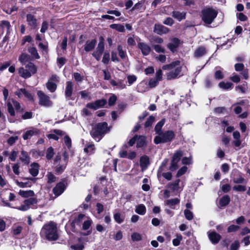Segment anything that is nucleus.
Returning a JSON list of instances; mask_svg holds the SVG:
<instances>
[{"instance_id":"obj_1","label":"nucleus","mask_w":250,"mask_h":250,"mask_svg":"<svg viewBox=\"0 0 250 250\" xmlns=\"http://www.w3.org/2000/svg\"><path fill=\"white\" fill-rule=\"evenodd\" d=\"M180 62L176 61L171 62L169 64H166L162 67L163 70H171L175 68L174 70H172L166 74L167 79L168 80H171L179 78L182 75L181 74L182 67L180 66Z\"/></svg>"},{"instance_id":"obj_2","label":"nucleus","mask_w":250,"mask_h":250,"mask_svg":"<svg viewBox=\"0 0 250 250\" xmlns=\"http://www.w3.org/2000/svg\"><path fill=\"white\" fill-rule=\"evenodd\" d=\"M41 234L44 236L49 240H55L58 238V234L56 224L53 222L44 225Z\"/></svg>"},{"instance_id":"obj_3","label":"nucleus","mask_w":250,"mask_h":250,"mask_svg":"<svg viewBox=\"0 0 250 250\" xmlns=\"http://www.w3.org/2000/svg\"><path fill=\"white\" fill-rule=\"evenodd\" d=\"M109 130L107 124L106 122L100 123L96 125L92 128L90 131V134L94 140L99 142Z\"/></svg>"},{"instance_id":"obj_4","label":"nucleus","mask_w":250,"mask_h":250,"mask_svg":"<svg viewBox=\"0 0 250 250\" xmlns=\"http://www.w3.org/2000/svg\"><path fill=\"white\" fill-rule=\"evenodd\" d=\"M218 12L211 7H206L202 11V19L206 24H211L217 15Z\"/></svg>"},{"instance_id":"obj_5","label":"nucleus","mask_w":250,"mask_h":250,"mask_svg":"<svg viewBox=\"0 0 250 250\" xmlns=\"http://www.w3.org/2000/svg\"><path fill=\"white\" fill-rule=\"evenodd\" d=\"M175 134L172 130H167L164 133H160L154 138L155 144L165 143L171 142L175 137Z\"/></svg>"},{"instance_id":"obj_6","label":"nucleus","mask_w":250,"mask_h":250,"mask_svg":"<svg viewBox=\"0 0 250 250\" xmlns=\"http://www.w3.org/2000/svg\"><path fill=\"white\" fill-rule=\"evenodd\" d=\"M59 82V78L56 75H52L49 78L46 83L47 89L50 92H54L57 87V83Z\"/></svg>"},{"instance_id":"obj_7","label":"nucleus","mask_w":250,"mask_h":250,"mask_svg":"<svg viewBox=\"0 0 250 250\" xmlns=\"http://www.w3.org/2000/svg\"><path fill=\"white\" fill-rule=\"evenodd\" d=\"M37 95L39 98V103L40 105L46 107H50L52 105V102L49 97L42 91H38Z\"/></svg>"},{"instance_id":"obj_8","label":"nucleus","mask_w":250,"mask_h":250,"mask_svg":"<svg viewBox=\"0 0 250 250\" xmlns=\"http://www.w3.org/2000/svg\"><path fill=\"white\" fill-rule=\"evenodd\" d=\"M104 40L103 38H100L99 42L95 50L93 52L92 56L98 61L101 59V56L104 50Z\"/></svg>"},{"instance_id":"obj_9","label":"nucleus","mask_w":250,"mask_h":250,"mask_svg":"<svg viewBox=\"0 0 250 250\" xmlns=\"http://www.w3.org/2000/svg\"><path fill=\"white\" fill-rule=\"evenodd\" d=\"M163 79V72L161 69L156 71L155 78L150 79L148 85L150 88L156 87L159 83V82Z\"/></svg>"},{"instance_id":"obj_10","label":"nucleus","mask_w":250,"mask_h":250,"mask_svg":"<svg viewBox=\"0 0 250 250\" xmlns=\"http://www.w3.org/2000/svg\"><path fill=\"white\" fill-rule=\"evenodd\" d=\"M183 155V152L181 150H178L173 154L169 168L171 171H175L177 169V163L179 161Z\"/></svg>"},{"instance_id":"obj_11","label":"nucleus","mask_w":250,"mask_h":250,"mask_svg":"<svg viewBox=\"0 0 250 250\" xmlns=\"http://www.w3.org/2000/svg\"><path fill=\"white\" fill-rule=\"evenodd\" d=\"M37 203V200L35 198H30L24 201L22 204L17 208L21 211H26L29 209L32 205Z\"/></svg>"},{"instance_id":"obj_12","label":"nucleus","mask_w":250,"mask_h":250,"mask_svg":"<svg viewBox=\"0 0 250 250\" xmlns=\"http://www.w3.org/2000/svg\"><path fill=\"white\" fill-rule=\"evenodd\" d=\"M106 104V101L104 99L98 100L94 103H88L86 107L93 110H96L100 107H103Z\"/></svg>"},{"instance_id":"obj_13","label":"nucleus","mask_w":250,"mask_h":250,"mask_svg":"<svg viewBox=\"0 0 250 250\" xmlns=\"http://www.w3.org/2000/svg\"><path fill=\"white\" fill-rule=\"evenodd\" d=\"M40 133V131L36 128H31L30 129L27 130L22 135L24 140L29 139L33 136H37Z\"/></svg>"},{"instance_id":"obj_14","label":"nucleus","mask_w":250,"mask_h":250,"mask_svg":"<svg viewBox=\"0 0 250 250\" xmlns=\"http://www.w3.org/2000/svg\"><path fill=\"white\" fill-rule=\"evenodd\" d=\"M26 21L28 25L32 28H35L38 25L37 19L35 16L30 13H28L26 16Z\"/></svg>"},{"instance_id":"obj_15","label":"nucleus","mask_w":250,"mask_h":250,"mask_svg":"<svg viewBox=\"0 0 250 250\" xmlns=\"http://www.w3.org/2000/svg\"><path fill=\"white\" fill-rule=\"evenodd\" d=\"M15 94L18 96L19 98H21L23 96H24L28 100L32 101L33 100V97L30 93H29L27 90H26L24 88L19 89L17 90L15 92Z\"/></svg>"},{"instance_id":"obj_16","label":"nucleus","mask_w":250,"mask_h":250,"mask_svg":"<svg viewBox=\"0 0 250 250\" xmlns=\"http://www.w3.org/2000/svg\"><path fill=\"white\" fill-rule=\"evenodd\" d=\"M170 30L168 28L161 25L155 24L154 27V31L159 35H163L167 34L169 32Z\"/></svg>"},{"instance_id":"obj_17","label":"nucleus","mask_w":250,"mask_h":250,"mask_svg":"<svg viewBox=\"0 0 250 250\" xmlns=\"http://www.w3.org/2000/svg\"><path fill=\"white\" fill-rule=\"evenodd\" d=\"M65 185L63 182L58 183L53 188V192L56 196L60 195L64 190Z\"/></svg>"},{"instance_id":"obj_18","label":"nucleus","mask_w":250,"mask_h":250,"mask_svg":"<svg viewBox=\"0 0 250 250\" xmlns=\"http://www.w3.org/2000/svg\"><path fill=\"white\" fill-rule=\"evenodd\" d=\"M97 43V41L95 39L88 40L86 42L83 48L86 52L91 51L94 49Z\"/></svg>"},{"instance_id":"obj_19","label":"nucleus","mask_w":250,"mask_h":250,"mask_svg":"<svg viewBox=\"0 0 250 250\" xmlns=\"http://www.w3.org/2000/svg\"><path fill=\"white\" fill-rule=\"evenodd\" d=\"M138 47L141 50L142 54L145 56L148 55L151 51L150 46L144 42L138 43Z\"/></svg>"},{"instance_id":"obj_20","label":"nucleus","mask_w":250,"mask_h":250,"mask_svg":"<svg viewBox=\"0 0 250 250\" xmlns=\"http://www.w3.org/2000/svg\"><path fill=\"white\" fill-rule=\"evenodd\" d=\"M149 159L147 156H143L140 160V165L143 171L146 170L149 165Z\"/></svg>"},{"instance_id":"obj_21","label":"nucleus","mask_w":250,"mask_h":250,"mask_svg":"<svg viewBox=\"0 0 250 250\" xmlns=\"http://www.w3.org/2000/svg\"><path fill=\"white\" fill-rule=\"evenodd\" d=\"M73 90V83L70 81H68L66 83L65 88V96L66 98H70L72 95Z\"/></svg>"},{"instance_id":"obj_22","label":"nucleus","mask_w":250,"mask_h":250,"mask_svg":"<svg viewBox=\"0 0 250 250\" xmlns=\"http://www.w3.org/2000/svg\"><path fill=\"white\" fill-rule=\"evenodd\" d=\"M208 235L209 240L214 244L218 243L221 239L220 235L215 231L209 232Z\"/></svg>"},{"instance_id":"obj_23","label":"nucleus","mask_w":250,"mask_h":250,"mask_svg":"<svg viewBox=\"0 0 250 250\" xmlns=\"http://www.w3.org/2000/svg\"><path fill=\"white\" fill-rule=\"evenodd\" d=\"M19 160L24 164L28 165L30 163V157L27 152L22 150L19 156Z\"/></svg>"},{"instance_id":"obj_24","label":"nucleus","mask_w":250,"mask_h":250,"mask_svg":"<svg viewBox=\"0 0 250 250\" xmlns=\"http://www.w3.org/2000/svg\"><path fill=\"white\" fill-rule=\"evenodd\" d=\"M18 73L21 77L24 79L30 78L32 76L31 73L27 69L24 68L23 67H20L18 69Z\"/></svg>"},{"instance_id":"obj_25","label":"nucleus","mask_w":250,"mask_h":250,"mask_svg":"<svg viewBox=\"0 0 250 250\" xmlns=\"http://www.w3.org/2000/svg\"><path fill=\"white\" fill-rule=\"evenodd\" d=\"M179 43V40L177 38H174L172 40L171 42L168 43L167 47L171 51L174 52L178 47Z\"/></svg>"},{"instance_id":"obj_26","label":"nucleus","mask_w":250,"mask_h":250,"mask_svg":"<svg viewBox=\"0 0 250 250\" xmlns=\"http://www.w3.org/2000/svg\"><path fill=\"white\" fill-rule=\"evenodd\" d=\"M53 132L54 134H49L47 135L48 138L58 140L59 139L58 135L62 136L64 134V132L61 130L55 129Z\"/></svg>"},{"instance_id":"obj_27","label":"nucleus","mask_w":250,"mask_h":250,"mask_svg":"<svg viewBox=\"0 0 250 250\" xmlns=\"http://www.w3.org/2000/svg\"><path fill=\"white\" fill-rule=\"evenodd\" d=\"M206 53L205 47L201 46L196 49L194 52V56L196 58H199L204 55Z\"/></svg>"},{"instance_id":"obj_28","label":"nucleus","mask_w":250,"mask_h":250,"mask_svg":"<svg viewBox=\"0 0 250 250\" xmlns=\"http://www.w3.org/2000/svg\"><path fill=\"white\" fill-rule=\"evenodd\" d=\"M186 13L185 12H180L179 11H173L172 16L174 18L177 19L179 21H181L186 18Z\"/></svg>"},{"instance_id":"obj_29","label":"nucleus","mask_w":250,"mask_h":250,"mask_svg":"<svg viewBox=\"0 0 250 250\" xmlns=\"http://www.w3.org/2000/svg\"><path fill=\"white\" fill-rule=\"evenodd\" d=\"M19 193L21 196L24 197V198L32 197L34 195V191L31 190H20L19 192Z\"/></svg>"},{"instance_id":"obj_30","label":"nucleus","mask_w":250,"mask_h":250,"mask_svg":"<svg viewBox=\"0 0 250 250\" xmlns=\"http://www.w3.org/2000/svg\"><path fill=\"white\" fill-rule=\"evenodd\" d=\"M135 211L137 213L143 215L146 213V208L143 204H140L136 206Z\"/></svg>"},{"instance_id":"obj_31","label":"nucleus","mask_w":250,"mask_h":250,"mask_svg":"<svg viewBox=\"0 0 250 250\" xmlns=\"http://www.w3.org/2000/svg\"><path fill=\"white\" fill-rule=\"evenodd\" d=\"M29 58L30 57L28 54L23 53L20 56L19 61L22 65H25L28 62Z\"/></svg>"},{"instance_id":"obj_32","label":"nucleus","mask_w":250,"mask_h":250,"mask_svg":"<svg viewBox=\"0 0 250 250\" xmlns=\"http://www.w3.org/2000/svg\"><path fill=\"white\" fill-rule=\"evenodd\" d=\"M180 203V200L178 198L171 199L167 200L166 201V204L170 206L172 208H175V206Z\"/></svg>"},{"instance_id":"obj_33","label":"nucleus","mask_w":250,"mask_h":250,"mask_svg":"<svg viewBox=\"0 0 250 250\" xmlns=\"http://www.w3.org/2000/svg\"><path fill=\"white\" fill-rule=\"evenodd\" d=\"M25 67L28 68V70L31 73V75L35 74L37 71V68L36 65L32 62H29L26 65Z\"/></svg>"},{"instance_id":"obj_34","label":"nucleus","mask_w":250,"mask_h":250,"mask_svg":"<svg viewBox=\"0 0 250 250\" xmlns=\"http://www.w3.org/2000/svg\"><path fill=\"white\" fill-rule=\"evenodd\" d=\"M230 198L228 195L223 196L219 201V205L221 207H225L229 204Z\"/></svg>"},{"instance_id":"obj_35","label":"nucleus","mask_w":250,"mask_h":250,"mask_svg":"<svg viewBox=\"0 0 250 250\" xmlns=\"http://www.w3.org/2000/svg\"><path fill=\"white\" fill-rule=\"evenodd\" d=\"M218 85L220 88L225 90L231 88L233 86L232 83L230 82L225 83L224 82H221Z\"/></svg>"},{"instance_id":"obj_36","label":"nucleus","mask_w":250,"mask_h":250,"mask_svg":"<svg viewBox=\"0 0 250 250\" xmlns=\"http://www.w3.org/2000/svg\"><path fill=\"white\" fill-rule=\"evenodd\" d=\"M165 123V119H163L160 121H159L157 125H156L155 127V130L156 131V133L158 134V135L161 133V130L162 126L164 125V124Z\"/></svg>"},{"instance_id":"obj_37","label":"nucleus","mask_w":250,"mask_h":250,"mask_svg":"<svg viewBox=\"0 0 250 250\" xmlns=\"http://www.w3.org/2000/svg\"><path fill=\"white\" fill-rule=\"evenodd\" d=\"M95 148L94 145L92 144H87L84 148V151L88 154H91L94 153Z\"/></svg>"},{"instance_id":"obj_38","label":"nucleus","mask_w":250,"mask_h":250,"mask_svg":"<svg viewBox=\"0 0 250 250\" xmlns=\"http://www.w3.org/2000/svg\"><path fill=\"white\" fill-rule=\"evenodd\" d=\"M179 182L180 180L178 179L176 180L174 183L170 184L168 185V188L173 191H178L180 189V187H179Z\"/></svg>"},{"instance_id":"obj_39","label":"nucleus","mask_w":250,"mask_h":250,"mask_svg":"<svg viewBox=\"0 0 250 250\" xmlns=\"http://www.w3.org/2000/svg\"><path fill=\"white\" fill-rule=\"evenodd\" d=\"M137 146L138 147H143L145 145V137L144 136H137Z\"/></svg>"},{"instance_id":"obj_40","label":"nucleus","mask_w":250,"mask_h":250,"mask_svg":"<svg viewBox=\"0 0 250 250\" xmlns=\"http://www.w3.org/2000/svg\"><path fill=\"white\" fill-rule=\"evenodd\" d=\"M110 28L114 29L117 31L123 32L125 31L124 26L122 24H112L110 25Z\"/></svg>"},{"instance_id":"obj_41","label":"nucleus","mask_w":250,"mask_h":250,"mask_svg":"<svg viewBox=\"0 0 250 250\" xmlns=\"http://www.w3.org/2000/svg\"><path fill=\"white\" fill-rule=\"evenodd\" d=\"M28 52L32 55L33 57L36 59L40 58V56L38 53L37 50L36 48L33 47H29L28 49Z\"/></svg>"},{"instance_id":"obj_42","label":"nucleus","mask_w":250,"mask_h":250,"mask_svg":"<svg viewBox=\"0 0 250 250\" xmlns=\"http://www.w3.org/2000/svg\"><path fill=\"white\" fill-rule=\"evenodd\" d=\"M54 155V149L52 147L47 148L46 152V158L48 160L51 159Z\"/></svg>"},{"instance_id":"obj_43","label":"nucleus","mask_w":250,"mask_h":250,"mask_svg":"<svg viewBox=\"0 0 250 250\" xmlns=\"http://www.w3.org/2000/svg\"><path fill=\"white\" fill-rule=\"evenodd\" d=\"M114 219L119 224L122 223L124 220V217L120 213H115L114 214Z\"/></svg>"},{"instance_id":"obj_44","label":"nucleus","mask_w":250,"mask_h":250,"mask_svg":"<svg viewBox=\"0 0 250 250\" xmlns=\"http://www.w3.org/2000/svg\"><path fill=\"white\" fill-rule=\"evenodd\" d=\"M19 154L18 151L13 150L9 154V159L12 162H15Z\"/></svg>"},{"instance_id":"obj_45","label":"nucleus","mask_w":250,"mask_h":250,"mask_svg":"<svg viewBox=\"0 0 250 250\" xmlns=\"http://www.w3.org/2000/svg\"><path fill=\"white\" fill-rule=\"evenodd\" d=\"M79 94L81 95V98L83 99L88 100L91 99L90 93L87 91L86 90L82 91L79 92Z\"/></svg>"},{"instance_id":"obj_46","label":"nucleus","mask_w":250,"mask_h":250,"mask_svg":"<svg viewBox=\"0 0 250 250\" xmlns=\"http://www.w3.org/2000/svg\"><path fill=\"white\" fill-rule=\"evenodd\" d=\"M183 237L181 234H177L176 238L173 239L172 244L174 246H178L180 245L181 241L182 240Z\"/></svg>"},{"instance_id":"obj_47","label":"nucleus","mask_w":250,"mask_h":250,"mask_svg":"<svg viewBox=\"0 0 250 250\" xmlns=\"http://www.w3.org/2000/svg\"><path fill=\"white\" fill-rule=\"evenodd\" d=\"M0 26L2 28H6L7 29V33L9 32L11 25L9 21H1Z\"/></svg>"},{"instance_id":"obj_48","label":"nucleus","mask_w":250,"mask_h":250,"mask_svg":"<svg viewBox=\"0 0 250 250\" xmlns=\"http://www.w3.org/2000/svg\"><path fill=\"white\" fill-rule=\"evenodd\" d=\"M30 167L29 172H39L40 166L38 163H33Z\"/></svg>"},{"instance_id":"obj_49","label":"nucleus","mask_w":250,"mask_h":250,"mask_svg":"<svg viewBox=\"0 0 250 250\" xmlns=\"http://www.w3.org/2000/svg\"><path fill=\"white\" fill-rule=\"evenodd\" d=\"M184 214L186 218L188 220H191L193 219V215L192 212L188 210V209H185L184 210Z\"/></svg>"},{"instance_id":"obj_50","label":"nucleus","mask_w":250,"mask_h":250,"mask_svg":"<svg viewBox=\"0 0 250 250\" xmlns=\"http://www.w3.org/2000/svg\"><path fill=\"white\" fill-rule=\"evenodd\" d=\"M214 77L218 80L222 79L224 78L222 71L221 70H216L214 73Z\"/></svg>"},{"instance_id":"obj_51","label":"nucleus","mask_w":250,"mask_h":250,"mask_svg":"<svg viewBox=\"0 0 250 250\" xmlns=\"http://www.w3.org/2000/svg\"><path fill=\"white\" fill-rule=\"evenodd\" d=\"M17 185L21 188L28 187H30L31 185L29 181H22L19 182L18 181H16Z\"/></svg>"},{"instance_id":"obj_52","label":"nucleus","mask_w":250,"mask_h":250,"mask_svg":"<svg viewBox=\"0 0 250 250\" xmlns=\"http://www.w3.org/2000/svg\"><path fill=\"white\" fill-rule=\"evenodd\" d=\"M131 239L133 241H138L142 239V236L139 233L134 232L131 235Z\"/></svg>"},{"instance_id":"obj_53","label":"nucleus","mask_w":250,"mask_h":250,"mask_svg":"<svg viewBox=\"0 0 250 250\" xmlns=\"http://www.w3.org/2000/svg\"><path fill=\"white\" fill-rule=\"evenodd\" d=\"M110 59V55L108 52H105L102 59V62L104 64H107Z\"/></svg>"},{"instance_id":"obj_54","label":"nucleus","mask_w":250,"mask_h":250,"mask_svg":"<svg viewBox=\"0 0 250 250\" xmlns=\"http://www.w3.org/2000/svg\"><path fill=\"white\" fill-rule=\"evenodd\" d=\"M92 223V221L91 220L88 219L85 220L83 224V229L84 230H86L88 229L91 226Z\"/></svg>"},{"instance_id":"obj_55","label":"nucleus","mask_w":250,"mask_h":250,"mask_svg":"<svg viewBox=\"0 0 250 250\" xmlns=\"http://www.w3.org/2000/svg\"><path fill=\"white\" fill-rule=\"evenodd\" d=\"M247 87V84L246 83V84H244L243 85H238L236 86L235 89L236 90H238L241 93H245L246 91Z\"/></svg>"},{"instance_id":"obj_56","label":"nucleus","mask_w":250,"mask_h":250,"mask_svg":"<svg viewBox=\"0 0 250 250\" xmlns=\"http://www.w3.org/2000/svg\"><path fill=\"white\" fill-rule=\"evenodd\" d=\"M154 120L155 118L152 116H150L145 123V127H148L151 126L152 123L154 122Z\"/></svg>"},{"instance_id":"obj_57","label":"nucleus","mask_w":250,"mask_h":250,"mask_svg":"<svg viewBox=\"0 0 250 250\" xmlns=\"http://www.w3.org/2000/svg\"><path fill=\"white\" fill-rule=\"evenodd\" d=\"M118 50L120 57L122 59H125L126 57V53L123 50L122 47L121 45L118 46Z\"/></svg>"},{"instance_id":"obj_58","label":"nucleus","mask_w":250,"mask_h":250,"mask_svg":"<svg viewBox=\"0 0 250 250\" xmlns=\"http://www.w3.org/2000/svg\"><path fill=\"white\" fill-rule=\"evenodd\" d=\"M7 108L8 111L10 114L13 116L15 115V111L14 108L13 107V104L10 102H8L7 103Z\"/></svg>"},{"instance_id":"obj_59","label":"nucleus","mask_w":250,"mask_h":250,"mask_svg":"<svg viewBox=\"0 0 250 250\" xmlns=\"http://www.w3.org/2000/svg\"><path fill=\"white\" fill-rule=\"evenodd\" d=\"M166 59V56L164 55H159L155 57V59L162 63L165 62Z\"/></svg>"},{"instance_id":"obj_60","label":"nucleus","mask_w":250,"mask_h":250,"mask_svg":"<svg viewBox=\"0 0 250 250\" xmlns=\"http://www.w3.org/2000/svg\"><path fill=\"white\" fill-rule=\"evenodd\" d=\"M85 217L84 215L82 214H79L77 218H76V219L75 220V223H76L77 225H79L80 223L83 221V220L84 219Z\"/></svg>"},{"instance_id":"obj_61","label":"nucleus","mask_w":250,"mask_h":250,"mask_svg":"<svg viewBox=\"0 0 250 250\" xmlns=\"http://www.w3.org/2000/svg\"><path fill=\"white\" fill-rule=\"evenodd\" d=\"M64 142L68 148L71 146V140L68 136L66 135L64 137Z\"/></svg>"},{"instance_id":"obj_62","label":"nucleus","mask_w":250,"mask_h":250,"mask_svg":"<svg viewBox=\"0 0 250 250\" xmlns=\"http://www.w3.org/2000/svg\"><path fill=\"white\" fill-rule=\"evenodd\" d=\"M71 248L72 249L74 250H83L84 248V246L83 244L80 243L72 245Z\"/></svg>"},{"instance_id":"obj_63","label":"nucleus","mask_w":250,"mask_h":250,"mask_svg":"<svg viewBox=\"0 0 250 250\" xmlns=\"http://www.w3.org/2000/svg\"><path fill=\"white\" fill-rule=\"evenodd\" d=\"M240 246L239 242L238 241L234 242L230 246V250H238Z\"/></svg>"},{"instance_id":"obj_64","label":"nucleus","mask_w":250,"mask_h":250,"mask_svg":"<svg viewBox=\"0 0 250 250\" xmlns=\"http://www.w3.org/2000/svg\"><path fill=\"white\" fill-rule=\"evenodd\" d=\"M163 23L168 26H172L174 23V20L172 18L168 17L163 21Z\"/></svg>"}]
</instances>
